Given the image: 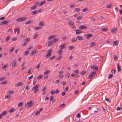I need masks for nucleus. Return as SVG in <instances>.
I'll return each mask as SVG.
<instances>
[{
    "label": "nucleus",
    "mask_w": 122,
    "mask_h": 122,
    "mask_svg": "<svg viewBox=\"0 0 122 122\" xmlns=\"http://www.w3.org/2000/svg\"><path fill=\"white\" fill-rule=\"evenodd\" d=\"M39 86V85L37 84L32 89V91H34V93H37L39 91V90L37 89Z\"/></svg>",
    "instance_id": "obj_1"
},
{
    "label": "nucleus",
    "mask_w": 122,
    "mask_h": 122,
    "mask_svg": "<svg viewBox=\"0 0 122 122\" xmlns=\"http://www.w3.org/2000/svg\"><path fill=\"white\" fill-rule=\"evenodd\" d=\"M26 17H24L19 18L16 19V21H17L21 22L25 21L27 19Z\"/></svg>",
    "instance_id": "obj_2"
},
{
    "label": "nucleus",
    "mask_w": 122,
    "mask_h": 122,
    "mask_svg": "<svg viewBox=\"0 0 122 122\" xmlns=\"http://www.w3.org/2000/svg\"><path fill=\"white\" fill-rule=\"evenodd\" d=\"M68 24L70 26H71L73 29H75L76 27L74 26V22L71 20H70L68 22Z\"/></svg>",
    "instance_id": "obj_3"
},
{
    "label": "nucleus",
    "mask_w": 122,
    "mask_h": 122,
    "mask_svg": "<svg viewBox=\"0 0 122 122\" xmlns=\"http://www.w3.org/2000/svg\"><path fill=\"white\" fill-rule=\"evenodd\" d=\"M33 104H32V101H30L29 102L27 103L25 106V108L29 107L32 106Z\"/></svg>",
    "instance_id": "obj_4"
},
{
    "label": "nucleus",
    "mask_w": 122,
    "mask_h": 122,
    "mask_svg": "<svg viewBox=\"0 0 122 122\" xmlns=\"http://www.w3.org/2000/svg\"><path fill=\"white\" fill-rule=\"evenodd\" d=\"M52 51V50L51 49H49L48 51H47V54L46 56L45 57L46 58H48L51 55V54Z\"/></svg>",
    "instance_id": "obj_5"
},
{
    "label": "nucleus",
    "mask_w": 122,
    "mask_h": 122,
    "mask_svg": "<svg viewBox=\"0 0 122 122\" xmlns=\"http://www.w3.org/2000/svg\"><path fill=\"white\" fill-rule=\"evenodd\" d=\"M47 87L46 86H44L42 89V94L43 95H45L46 94V90L47 89Z\"/></svg>",
    "instance_id": "obj_6"
},
{
    "label": "nucleus",
    "mask_w": 122,
    "mask_h": 122,
    "mask_svg": "<svg viewBox=\"0 0 122 122\" xmlns=\"http://www.w3.org/2000/svg\"><path fill=\"white\" fill-rule=\"evenodd\" d=\"M16 60H14L11 64V67H13L15 66L16 65Z\"/></svg>",
    "instance_id": "obj_7"
},
{
    "label": "nucleus",
    "mask_w": 122,
    "mask_h": 122,
    "mask_svg": "<svg viewBox=\"0 0 122 122\" xmlns=\"http://www.w3.org/2000/svg\"><path fill=\"white\" fill-rule=\"evenodd\" d=\"M96 73V72L95 71H93L88 76V79H91L93 75L95 74Z\"/></svg>",
    "instance_id": "obj_8"
},
{
    "label": "nucleus",
    "mask_w": 122,
    "mask_h": 122,
    "mask_svg": "<svg viewBox=\"0 0 122 122\" xmlns=\"http://www.w3.org/2000/svg\"><path fill=\"white\" fill-rule=\"evenodd\" d=\"M117 31V30L116 28H113L111 30V32L113 34L116 33Z\"/></svg>",
    "instance_id": "obj_9"
},
{
    "label": "nucleus",
    "mask_w": 122,
    "mask_h": 122,
    "mask_svg": "<svg viewBox=\"0 0 122 122\" xmlns=\"http://www.w3.org/2000/svg\"><path fill=\"white\" fill-rule=\"evenodd\" d=\"M59 47L61 49L65 48L66 47L65 44L64 43L62 45H60L59 46Z\"/></svg>",
    "instance_id": "obj_10"
},
{
    "label": "nucleus",
    "mask_w": 122,
    "mask_h": 122,
    "mask_svg": "<svg viewBox=\"0 0 122 122\" xmlns=\"http://www.w3.org/2000/svg\"><path fill=\"white\" fill-rule=\"evenodd\" d=\"M87 28V26L86 25H81L79 27V29H86Z\"/></svg>",
    "instance_id": "obj_11"
},
{
    "label": "nucleus",
    "mask_w": 122,
    "mask_h": 122,
    "mask_svg": "<svg viewBox=\"0 0 122 122\" xmlns=\"http://www.w3.org/2000/svg\"><path fill=\"white\" fill-rule=\"evenodd\" d=\"M23 83L22 82H20L18 83L15 85V86L16 87H18L22 85Z\"/></svg>",
    "instance_id": "obj_12"
},
{
    "label": "nucleus",
    "mask_w": 122,
    "mask_h": 122,
    "mask_svg": "<svg viewBox=\"0 0 122 122\" xmlns=\"http://www.w3.org/2000/svg\"><path fill=\"white\" fill-rule=\"evenodd\" d=\"M56 37V35H53L51 36H50L48 37V39L50 40L53 38H55Z\"/></svg>",
    "instance_id": "obj_13"
},
{
    "label": "nucleus",
    "mask_w": 122,
    "mask_h": 122,
    "mask_svg": "<svg viewBox=\"0 0 122 122\" xmlns=\"http://www.w3.org/2000/svg\"><path fill=\"white\" fill-rule=\"evenodd\" d=\"M76 32V34L78 35L80 34L81 33H82V31L81 30H75Z\"/></svg>",
    "instance_id": "obj_14"
},
{
    "label": "nucleus",
    "mask_w": 122,
    "mask_h": 122,
    "mask_svg": "<svg viewBox=\"0 0 122 122\" xmlns=\"http://www.w3.org/2000/svg\"><path fill=\"white\" fill-rule=\"evenodd\" d=\"M92 36L93 35L92 34H88L85 35V36L87 39H88V38Z\"/></svg>",
    "instance_id": "obj_15"
},
{
    "label": "nucleus",
    "mask_w": 122,
    "mask_h": 122,
    "mask_svg": "<svg viewBox=\"0 0 122 122\" xmlns=\"http://www.w3.org/2000/svg\"><path fill=\"white\" fill-rule=\"evenodd\" d=\"M46 2V1L44 0L41 2L38 5L39 7H40L44 4Z\"/></svg>",
    "instance_id": "obj_16"
},
{
    "label": "nucleus",
    "mask_w": 122,
    "mask_h": 122,
    "mask_svg": "<svg viewBox=\"0 0 122 122\" xmlns=\"http://www.w3.org/2000/svg\"><path fill=\"white\" fill-rule=\"evenodd\" d=\"M76 39H77L79 41H81L83 39V38L80 36H77L76 38Z\"/></svg>",
    "instance_id": "obj_17"
},
{
    "label": "nucleus",
    "mask_w": 122,
    "mask_h": 122,
    "mask_svg": "<svg viewBox=\"0 0 122 122\" xmlns=\"http://www.w3.org/2000/svg\"><path fill=\"white\" fill-rule=\"evenodd\" d=\"M36 53V50H34L30 53V56H33Z\"/></svg>",
    "instance_id": "obj_18"
},
{
    "label": "nucleus",
    "mask_w": 122,
    "mask_h": 122,
    "mask_svg": "<svg viewBox=\"0 0 122 122\" xmlns=\"http://www.w3.org/2000/svg\"><path fill=\"white\" fill-rule=\"evenodd\" d=\"M2 25H4L5 26H6L8 24V23L6 21H4L2 22Z\"/></svg>",
    "instance_id": "obj_19"
},
{
    "label": "nucleus",
    "mask_w": 122,
    "mask_h": 122,
    "mask_svg": "<svg viewBox=\"0 0 122 122\" xmlns=\"http://www.w3.org/2000/svg\"><path fill=\"white\" fill-rule=\"evenodd\" d=\"M118 42L117 41H114L113 42V46L117 45L118 44Z\"/></svg>",
    "instance_id": "obj_20"
},
{
    "label": "nucleus",
    "mask_w": 122,
    "mask_h": 122,
    "mask_svg": "<svg viewBox=\"0 0 122 122\" xmlns=\"http://www.w3.org/2000/svg\"><path fill=\"white\" fill-rule=\"evenodd\" d=\"M58 40L59 39L58 38H55L52 40V43H54L57 42Z\"/></svg>",
    "instance_id": "obj_21"
},
{
    "label": "nucleus",
    "mask_w": 122,
    "mask_h": 122,
    "mask_svg": "<svg viewBox=\"0 0 122 122\" xmlns=\"http://www.w3.org/2000/svg\"><path fill=\"white\" fill-rule=\"evenodd\" d=\"M32 22L33 21L32 20H30L25 22V25L29 24L32 23Z\"/></svg>",
    "instance_id": "obj_22"
},
{
    "label": "nucleus",
    "mask_w": 122,
    "mask_h": 122,
    "mask_svg": "<svg viewBox=\"0 0 122 122\" xmlns=\"http://www.w3.org/2000/svg\"><path fill=\"white\" fill-rule=\"evenodd\" d=\"M51 72V71L49 70H47L44 72V75H47L49 73Z\"/></svg>",
    "instance_id": "obj_23"
},
{
    "label": "nucleus",
    "mask_w": 122,
    "mask_h": 122,
    "mask_svg": "<svg viewBox=\"0 0 122 122\" xmlns=\"http://www.w3.org/2000/svg\"><path fill=\"white\" fill-rule=\"evenodd\" d=\"M14 93V92L13 91H7V94H11Z\"/></svg>",
    "instance_id": "obj_24"
},
{
    "label": "nucleus",
    "mask_w": 122,
    "mask_h": 122,
    "mask_svg": "<svg viewBox=\"0 0 122 122\" xmlns=\"http://www.w3.org/2000/svg\"><path fill=\"white\" fill-rule=\"evenodd\" d=\"M24 40L25 41V43H27L30 41V39L29 38H27L25 39Z\"/></svg>",
    "instance_id": "obj_25"
},
{
    "label": "nucleus",
    "mask_w": 122,
    "mask_h": 122,
    "mask_svg": "<svg viewBox=\"0 0 122 122\" xmlns=\"http://www.w3.org/2000/svg\"><path fill=\"white\" fill-rule=\"evenodd\" d=\"M71 75L72 77L75 76V78H77L78 77V76L77 75L75 74L74 73H72L71 74Z\"/></svg>",
    "instance_id": "obj_26"
},
{
    "label": "nucleus",
    "mask_w": 122,
    "mask_h": 122,
    "mask_svg": "<svg viewBox=\"0 0 122 122\" xmlns=\"http://www.w3.org/2000/svg\"><path fill=\"white\" fill-rule=\"evenodd\" d=\"M33 71V70L32 68L30 69V70H28V71L27 73V74L29 73L30 74Z\"/></svg>",
    "instance_id": "obj_27"
},
{
    "label": "nucleus",
    "mask_w": 122,
    "mask_h": 122,
    "mask_svg": "<svg viewBox=\"0 0 122 122\" xmlns=\"http://www.w3.org/2000/svg\"><path fill=\"white\" fill-rule=\"evenodd\" d=\"M8 112L7 111H4L1 114V115L2 116H5V115Z\"/></svg>",
    "instance_id": "obj_28"
},
{
    "label": "nucleus",
    "mask_w": 122,
    "mask_h": 122,
    "mask_svg": "<svg viewBox=\"0 0 122 122\" xmlns=\"http://www.w3.org/2000/svg\"><path fill=\"white\" fill-rule=\"evenodd\" d=\"M117 70L118 71H121V67L119 66V64L117 63Z\"/></svg>",
    "instance_id": "obj_29"
},
{
    "label": "nucleus",
    "mask_w": 122,
    "mask_h": 122,
    "mask_svg": "<svg viewBox=\"0 0 122 122\" xmlns=\"http://www.w3.org/2000/svg\"><path fill=\"white\" fill-rule=\"evenodd\" d=\"M53 43H52V40H51V41H48V46H51V45Z\"/></svg>",
    "instance_id": "obj_30"
},
{
    "label": "nucleus",
    "mask_w": 122,
    "mask_h": 122,
    "mask_svg": "<svg viewBox=\"0 0 122 122\" xmlns=\"http://www.w3.org/2000/svg\"><path fill=\"white\" fill-rule=\"evenodd\" d=\"M38 11L37 10H36L34 11H32L31 13V14L32 15H34L35 14H36L37 13Z\"/></svg>",
    "instance_id": "obj_31"
},
{
    "label": "nucleus",
    "mask_w": 122,
    "mask_h": 122,
    "mask_svg": "<svg viewBox=\"0 0 122 122\" xmlns=\"http://www.w3.org/2000/svg\"><path fill=\"white\" fill-rule=\"evenodd\" d=\"M10 36H8L5 39V42L7 41L8 40L10 39Z\"/></svg>",
    "instance_id": "obj_32"
},
{
    "label": "nucleus",
    "mask_w": 122,
    "mask_h": 122,
    "mask_svg": "<svg viewBox=\"0 0 122 122\" xmlns=\"http://www.w3.org/2000/svg\"><path fill=\"white\" fill-rule=\"evenodd\" d=\"M11 97V96L9 95H6L5 96V98H7L8 99H9Z\"/></svg>",
    "instance_id": "obj_33"
},
{
    "label": "nucleus",
    "mask_w": 122,
    "mask_h": 122,
    "mask_svg": "<svg viewBox=\"0 0 122 122\" xmlns=\"http://www.w3.org/2000/svg\"><path fill=\"white\" fill-rule=\"evenodd\" d=\"M7 83V81L5 80L1 82L0 84H5Z\"/></svg>",
    "instance_id": "obj_34"
},
{
    "label": "nucleus",
    "mask_w": 122,
    "mask_h": 122,
    "mask_svg": "<svg viewBox=\"0 0 122 122\" xmlns=\"http://www.w3.org/2000/svg\"><path fill=\"white\" fill-rule=\"evenodd\" d=\"M15 48L14 47H12L10 49V53H12L13 51L15 50Z\"/></svg>",
    "instance_id": "obj_35"
},
{
    "label": "nucleus",
    "mask_w": 122,
    "mask_h": 122,
    "mask_svg": "<svg viewBox=\"0 0 122 122\" xmlns=\"http://www.w3.org/2000/svg\"><path fill=\"white\" fill-rule=\"evenodd\" d=\"M76 38H72L71 41V42H72L74 43L76 41Z\"/></svg>",
    "instance_id": "obj_36"
},
{
    "label": "nucleus",
    "mask_w": 122,
    "mask_h": 122,
    "mask_svg": "<svg viewBox=\"0 0 122 122\" xmlns=\"http://www.w3.org/2000/svg\"><path fill=\"white\" fill-rule=\"evenodd\" d=\"M95 42H91L90 44V46L91 47H92L95 45Z\"/></svg>",
    "instance_id": "obj_37"
},
{
    "label": "nucleus",
    "mask_w": 122,
    "mask_h": 122,
    "mask_svg": "<svg viewBox=\"0 0 122 122\" xmlns=\"http://www.w3.org/2000/svg\"><path fill=\"white\" fill-rule=\"evenodd\" d=\"M8 66V65L7 64H6L5 65L3 66L2 68L5 69Z\"/></svg>",
    "instance_id": "obj_38"
},
{
    "label": "nucleus",
    "mask_w": 122,
    "mask_h": 122,
    "mask_svg": "<svg viewBox=\"0 0 122 122\" xmlns=\"http://www.w3.org/2000/svg\"><path fill=\"white\" fill-rule=\"evenodd\" d=\"M37 8V6H36V5H35L34 6L30 8V9L31 10H33L35 9L36 8Z\"/></svg>",
    "instance_id": "obj_39"
},
{
    "label": "nucleus",
    "mask_w": 122,
    "mask_h": 122,
    "mask_svg": "<svg viewBox=\"0 0 122 122\" xmlns=\"http://www.w3.org/2000/svg\"><path fill=\"white\" fill-rule=\"evenodd\" d=\"M58 53L60 55H61L62 54V50L61 49H60L59 50Z\"/></svg>",
    "instance_id": "obj_40"
},
{
    "label": "nucleus",
    "mask_w": 122,
    "mask_h": 122,
    "mask_svg": "<svg viewBox=\"0 0 122 122\" xmlns=\"http://www.w3.org/2000/svg\"><path fill=\"white\" fill-rule=\"evenodd\" d=\"M35 28V30H39L41 28H42V27L40 26H37Z\"/></svg>",
    "instance_id": "obj_41"
},
{
    "label": "nucleus",
    "mask_w": 122,
    "mask_h": 122,
    "mask_svg": "<svg viewBox=\"0 0 122 122\" xmlns=\"http://www.w3.org/2000/svg\"><path fill=\"white\" fill-rule=\"evenodd\" d=\"M102 31L105 32L107 31V30L106 28H103L102 29Z\"/></svg>",
    "instance_id": "obj_42"
},
{
    "label": "nucleus",
    "mask_w": 122,
    "mask_h": 122,
    "mask_svg": "<svg viewBox=\"0 0 122 122\" xmlns=\"http://www.w3.org/2000/svg\"><path fill=\"white\" fill-rule=\"evenodd\" d=\"M55 57V56H52L51 57H49L48 59L49 60H52Z\"/></svg>",
    "instance_id": "obj_43"
},
{
    "label": "nucleus",
    "mask_w": 122,
    "mask_h": 122,
    "mask_svg": "<svg viewBox=\"0 0 122 122\" xmlns=\"http://www.w3.org/2000/svg\"><path fill=\"white\" fill-rule=\"evenodd\" d=\"M39 25L41 26H43L44 25V24H43V22H40L39 24Z\"/></svg>",
    "instance_id": "obj_44"
},
{
    "label": "nucleus",
    "mask_w": 122,
    "mask_h": 122,
    "mask_svg": "<svg viewBox=\"0 0 122 122\" xmlns=\"http://www.w3.org/2000/svg\"><path fill=\"white\" fill-rule=\"evenodd\" d=\"M70 73H67L65 75V77L67 78H68L69 77Z\"/></svg>",
    "instance_id": "obj_45"
},
{
    "label": "nucleus",
    "mask_w": 122,
    "mask_h": 122,
    "mask_svg": "<svg viewBox=\"0 0 122 122\" xmlns=\"http://www.w3.org/2000/svg\"><path fill=\"white\" fill-rule=\"evenodd\" d=\"M74 47L72 46H69L68 47V49L69 50H71Z\"/></svg>",
    "instance_id": "obj_46"
},
{
    "label": "nucleus",
    "mask_w": 122,
    "mask_h": 122,
    "mask_svg": "<svg viewBox=\"0 0 122 122\" xmlns=\"http://www.w3.org/2000/svg\"><path fill=\"white\" fill-rule=\"evenodd\" d=\"M62 57V56H60L56 58V60L57 61H58L60 60Z\"/></svg>",
    "instance_id": "obj_47"
},
{
    "label": "nucleus",
    "mask_w": 122,
    "mask_h": 122,
    "mask_svg": "<svg viewBox=\"0 0 122 122\" xmlns=\"http://www.w3.org/2000/svg\"><path fill=\"white\" fill-rule=\"evenodd\" d=\"M6 77H3L0 78V81H2L4 79H6Z\"/></svg>",
    "instance_id": "obj_48"
},
{
    "label": "nucleus",
    "mask_w": 122,
    "mask_h": 122,
    "mask_svg": "<svg viewBox=\"0 0 122 122\" xmlns=\"http://www.w3.org/2000/svg\"><path fill=\"white\" fill-rule=\"evenodd\" d=\"M23 104V103L22 102H20L18 105V106L19 107H21Z\"/></svg>",
    "instance_id": "obj_49"
},
{
    "label": "nucleus",
    "mask_w": 122,
    "mask_h": 122,
    "mask_svg": "<svg viewBox=\"0 0 122 122\" xmlns=\"http://www.w3.org/2000/svg\"><path fill=\"white\" fill-rule=\"evenodd\" d=\"M15 111L14 109H12L10 110L9 111V112L10 113H12Z\"/></svg>",
    "instance_id": "obj_50"
},
{
    "label": "nucleus",
    "mask_w": 122,
    "mask_h": 122,
    "mask_svg": "<svg viewBox=\"0 0 122 122\" xmlns=\"http://www.w3.org/2000/svg\"><path fill=\"white\" fill-rule=\"evenodd\" d=\"M38 34H35L33 36V39H35L38 36Z\"/></svg>",
    "instance_id": "obj_51"
},
{
    "label": "nucleus",
    "mask_w": 122,
    "mask_h": 122,
    "mask_svg": "<svg viewBox=\"0 0 122 122\" xmlns=\"http://www.w3.org/2000/svg\"><path fill=\"white\" fill-rule=\"evenodd\" d=\"M80 9L79 8H76L75 9V11L77 12H78L80 11Z\"/></svg>",
    "instance_id": "obj_52"
},
{
    "label": "nucleus",
    "mask_w": 122,
    "mask_h": 122,
    "mask_svg": "<svg viewBox=\"0 0 122 122\" xmlns=\"http://www.w3.org/2000/svg\"><path fill=\"white\" fill-rule=\"evenodd\" d=\"M17 34H19L20 33V29L19 28L17 29Z\"/></svg>",
    "instance_id": "obj_53"
},
{
    "label": "nucleus",
    "mask_w": 122,
    "mask_h": 122,
    "mask_svg": "<svg viewBox=\"0 0 122 122\" xmlns=\"http://www.w3.org/2000/svg\"><path fill=\"white\" fill-rule=\"evenodd\" d=\"M29 52L28 51H26L25 52H24V53L25 55L26 56L29 53Z\"/></svg>",
    "instance_id": "obj_54"
},
{
    "label": "nucleus",
    "mask_w": 122,
    "mask_h": 122,
    "mask_svg": "<svg viewBox=\"0 0 122 122\" xmlns=\"http://www.w3.org/2000/svg\"><path fill=\"white\" fill-rule=\"evenodd\" d=\"M111 6V4H110L108 5H107L106 6V7L107 8H109Z\"/></svg>",
    "instance_id": "obj_55"
},
{
    "label": "nucleus",
    "mask_w": 122,
    "mask_h": 122,
    "mask_svg": "<svg viewBox=\"0 0 122 122\" xmlns=\"http://www.w3.org/2000/svg\"><path fill=\"white\" fill-rule=\"evenodd\" d=\"M36 78H34V80L33 81V84L34 85H35L36 82Z\"/></svg>",
    "instance_id": "obj_56"
},
{
    "label": "nucleus",
    "mask_w": 122,
    "mask_h": 122,
    "mask_svg": "<svg viewBox=\"0 0 122 122\" xmlns=\"http://www.w3.org/2000/svg\"><path fill=\"white\" fill-rule=\"evenodd\" d=\"M85 73L86 72L85 71H82L80 73V75H84L85 74Z\"/></svg>",
    "instance_id": "obj_57"
},
{
    "label": "nucleus",
    "mask_w": 122,
    "mask_h": 122,
    "mask_svg": "<svg viewBox=\"0 0 122 122\" xmlns=\"http://www.w3.org/2000/svg\"><path fill=\"white\" fill-rule=\"evenodd\" d=\"M82 18V17L81 16H79L78 17L76 18L77 20H79L81 19Z\"/></svg>",
    "instance_id": "obj_58"
},
{
    "label": "nucleus",
    "mask_w": 122,
    "mask_h": 122,
    "mask_svg": "<svg viewBox=\"0 0 122 122\" xmlns=\"http://www.w3.org/2000/svg\"><path fill=\"white\" fill-rule=\"evenodd\" d=\"M93 70L94 71H97L98 70L97 67V66H96V67H95L94 68H93Z\"/></svg>",
    "instance_id": "obj_59"
},
{
    "label": "nucleus",
    "mask_w": 122,
    "mask_h": 122,
    "mask_svg": "<svg viewBox=\"0 0 122 122\" xmlns=\"http://www.w3.org/2000/svg\"><path fill=\"white\" fill-rule=\"evenodd\" d=\"M43 77V76L41 75L37 77V79H40L41 78Z\"/></svg>",
    "instance_id": "obj_60"
},
{
    "label": "nucleus",
    "mask_w": 122,
    "mask_h": 122,
    "mask_svg": "<svg viewBox=\"0 0 122 122\" xmlns=\"http://www.w3.org/2000/svg\"><path fill=\"white\" fill-rule=\"evenodd\" d=\"M113 76V75L112 74H110L109 75V76L108 78L110 79Z\"/></svg>",
    "instance_id": "obj_61"
},
{
    "label": "nucleus",
    "mask_w": 122,
    "mask_h": 122,
    "mask_svg": "<svg viewBox=\"0 0 122 122\" xmlns=\"http://www.w3.org/2000/svg\"><path fill=\"white\" fill-rule=\"evenodd\" d=\"M87 8H85L83 9L82 10V11L83 12H85L87 10Z\"/></svg>",
    "instance_id": "obj_62"
},
{
    "label": "nucleus",
    "mask_w": 122,
    "mask_h": 122,
    "mask_svg": "<svg viewBox=\"0 0 122 122\" xmlns=\"http://www.w3.org/2000/svg\"><path fill=\"white\" fill-rule=\"evenodd\" d=\"M113 57L114 58V59L115 60H116V59H117V56L116 55H114L113 56Z\"/></svg>",
    "instance_id": "obj_63"
},
{
    "label": "nucleus",
    "mask_w": 122,
    "mask_h": 122,
    "mask_svg": "<svg viewBox=\"0 0 122 122\" xmlns=\"http://www.w3.org/2000/svg\"><path fill=\"white\" fill-rule=\"evenodd\" d=\"M33 77V75H32L31 76L29 77L28 78V79L29 80H30V79H31Z\"/></svg>",
    "instance_id": "obj_64"
}]
</instances>
